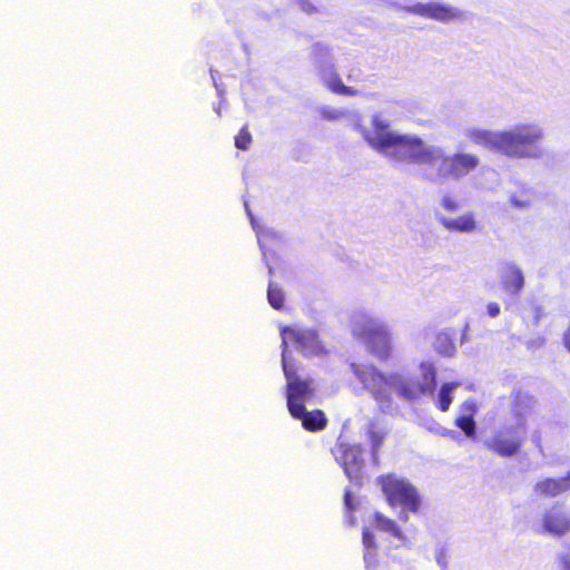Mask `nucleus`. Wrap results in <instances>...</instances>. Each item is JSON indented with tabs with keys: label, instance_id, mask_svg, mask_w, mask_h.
Segmentation results:
<instances>
[{
	"label": "nucleus",
	"instance_id": "7ed1b4c3",
	"mask_svg": "<svg viewBox=\"0 0 570 570\" xmlns=\"http://www.w3.org/2000/svg\"><path fill=\"white\" fill-rule=\"evenodd\" d=\"M284 375L286 377V400L287 407L293 417L299 419L304 429L308 431H318L325 428L326 417L320 410L307 412V403L315 391V382L311 379L302 377L295 373L293 365L284 355Z\"/></svg>",
	"mask_w": 570,
	"mask_h": 570
},
{
	"label": "nucleus",
	"instance_id": "dca6fc26",
	"mask_svg": "<svg viewBox=\"0 0 570 570\" xmlns=\"http://www.w3.org/2000/svg\"><path fill=\"white\" fill-rule=\"evenodd\" d=\"M544 532L553 535H563L570 531V518L560 508L553 507L542 517Z\"/></svg>",
	"mask_w": 570,
	"mask_h": 570
},
{
	"label": "nucleus",
	"instance_id": "c9c22d12",
	"mask_svg": "<svg viewBox=\"0 0 570 570\" xmlns=\"http://www.w3.org/2000/svg\"><path fill=\"white\" fill-rule=\"evenodd\" d=\"M466 331H468V326L464 327V333H463V336H462V341L465 338Z\"/></svg>",
	"mask_w": 570,
	"mask_h": 570
},
{
	"label": "nucleus",
	"instance_id": "b1692460",
	"mask_svg": "<svg viewBox=\"0 0 570 570\" xmlns=\"http://www.w3.org/2000/svg\"><path fill=\"white\" fill-rule=\"evenodd\" d=\"M267 298L272 307L281 309L284 302V292L277 284L269 282Z\"/></svg>",
	"mask_w": 570,
	"mask_h": 570
},
{
	"label": "nucleus",
	"instance_id": "a211bd4d",
	"mask_svg": "<svg viewBox=\"0 0 570 570\" xmlns=\"http://www.w3.org/2000/svg\"><path fill=\"white\" fill-rule=\"evenodd\" d=\"M570 490V472L564 478H548L535 483L534 492L540 497L552 498Z\"/></svg>",
	"mask_w": 570,
	"mask_h": 570
},
{
	"label": "nucleus",
	"instance_id": "412c9836",
	"mask_svg": "<svg viewBox=\"0 0 570 570\" xmlns=\"http://www.w3.org/2000/svg\"><path fill=\"white\" fill-rule=\"evenodd\" d=\"M364 562L367 568L374 567L376 563V543L374 535L368 528L363 530Z\"/></svg>",
	"mask_w": 570,
	"mask_h": 570
},
{
	"label": "nucleus",
	"instance_id": "ddd939ff",
	"mask_svg": "<svg viewBox=\"0 0 570 570\" xmlns=\"http://www.w3.org/2000/svg\"><path fill=\"white\" fill-rule=\"evenodd\" d=\"M333 453L336 461L343 466L350 481L361 484L364 468L361 446L357 444L340 443Z\"/></svg>",
	"mask_w": 570,
	"mask_h": 570
},
{
	"label": "nucleus",
	"instance_id": "39448f33",
	"mask_svg": "<svg viewBox=\"0 0 570 570\" xmlns=\"http://www.w3.org/2000/svg\"><path fill=\"white\" fill-rule=\"evenodd\" d=\"M351 332L362 341L379 360H386L392 351V333L386 322L367 311L351 316Z\"/></svg>",
	"mask_w": 570,
	"mask_h": 570
},
{
	"label": "nucleus",
	"instance_id": "5701e85b",
	"mask_svg": "<svg viewBox=\"0 0 570 570\" xmlns=\"http://www.w3.org/2000/svg\"><path fill=\"white\" fill-rule=\"evenodd\" d=\"M459 386L458 383L451 382L445 383L441 386L439 394H438V407L445 412L449 410L451 403H452V393L453 391Z\"/></svg>",
	"mask_w": 570,
	"mask_h": 570
},
{
	"label": "nucleus",
	"instance_id": "72a5a7b5",
	"mask_svg": "<svg viewBox=\"0 0 570 570\" xmlns=\"http://www.w3.org/2000/svg\"><path fill=\"white\" fill-rule=\"evenodd\" d=\"M442 434H444V435H448V434H449V435H454V434H455V432H454V431H448L446 429H443Z\"/></svg>",
	"mask_w": 570,
	"mask_h": 570
},
{
	"label": "nucleus",
	"instance_id": "c756f323",
	"mask_svg": "<svg viewBox=\"0 0 570 570\" xmlns=\"http://www.w3.org/2000/svg\"><path fill=\"white\" fill-rule=\"evenodd\" d=\"M558 559L561 566V570H570V544L567 546L562 552H560Z\"/></svg>",
	"mask_w": 570,
	"mask_h": 570
},
{
	"label": "nucleus",
	"instance_id": "6e6552de",
	"mask_svg": "<svg viewBox=\"0 0 570 570\" xmlns=\"http://www.w3.org/2000/svg\"><path fill=\"white\" fill-rule=\"evenodd\" d=\"M436 371L431 362L420 364V374L415 377H407L394 372L393 391L406 401L419 400L423 395H430L435 390Z\"/></svg>",
	"mask_w": 570,
	"mask_h": 570
},
{
	"label": "nucleus",
	"instance_id": "f257e3e1",
	"mask_svg": "<svg viewBox=\"0 0 570 570\" xmlns=\"http://www.w3.org/2000/svg\"><path fill=\"white\" fill-rule=\"evenodd\" d=\"M321 116L326 120L348 121L374 151L392 161L421 166L425 178L433 183L460 180L480 165L475 154L459 151L449 155L443 147L429 144L417 135L393 129L382 111L371 115L368 126L362 124V115L357 110L324 106Z\"/></svg>",
	"mask_w": 570,
	"mask_h": 570
},
{
	"label": "nucleus",
	"instance_id": "2eb2a0df",
	"mask_svg": "<svg viewBox=\"0 0 570 570\" xmlns=\"http://www.w3.org/2000/svg\"><path fill=\"white\" fill-rule=\"evenodd\" d=\"M436 218L442 227L452 233L473 234L479 230V223L472 212H465L456 217L439 215Z\"/></svg>",
	"mask_w": 570,
	"mask_h": 570
},
{
	"label": "nucleus",
	"instance_id": "4be33fe9",
	"mask_svg": "<svg viewBox=\"0 0 570 570\" xmlns=\"http://www.w3.org/2000/svg\"><path fill=\"white\" fill-rule=\"evenodd\" d=\"M510 204L515 209H527L533 200V191L527 186H520V188L510 194Z\"/></svg>",
	"mask_w": 570,
	"mask_h": 570
},
{
	"label": "nucleus",
	"instance_id": "393cba45",
	"mask_svg": "<svg viewBox=\"0 0 570 570\" xmlns=\"http://www.w3.org/2000/svg\"><path fill=\"white\" fill-rule=\"evenodd\" d=\"M455 425L460 428L468 438H473L475 434V422L472 416L461 414L455 419Z\"/></svg>",
	"mask_w": 570,
	"mask_h": 570
},
{
	"label": "nucleus",
	"instance_id": "9d476101",
	"mask_svg": "<svg viewBox=\"0 0 570 570\" xmlns=\"http://www.w3.org/2000/svg\"><path fill=\"white\" fill-rule=\"evenodd\" d=\"M283 353L282 364L284 365V354L287 361L296 370L295 364L288 358V346L293 344L296 348L301 350L305 355H318L323 351V346L313 330L307 328H284L282 331ZM297 374V371H295Z\"/></svg>",
	"mask_w": 570,
	"mask_h": 570
},
{
	"label": "nucleus",
	"instance_id": "9b49d317",
	"mask_svg": "<svg viewBox=\"0 0 570 570\" xmlns=\"http://www.w3.org/2000/svg\"><path fill=\"white\" fill-rule=\"evenodd\" d=\"M314 52L316 56V63L320 69V77L324 85L333 92L354 97L360 96L361 92L353 88L345 86L340 75L334 69L332 57L328 55L327 48L321 45L315 46Z\"/></svg>",
	"mask_w": 570,
	"mask_h": 570
},
{
	"label": "nucleus",
	"instance_id": "473e14b6",
	"mask_svg": "<svg viewBox=\"0 0 570 570\" xmlns=\"http://www.w3.org/2000/svg\"><path fill=\"white\" fill-rule=\"evenodd\" d=\"M564 344L568 347V350L570 351V327L564 333Z\"/></svg>",
	"mask_w": 570,
	"mask_h": 570
},
{
	"label": "nucleus",
	"instance_id": "aec40b11",
	"mask_svg": "<svg viewBox=\"0 0 570 570\" xmlns=\"http://www.w3.org/2000/svg\"><path fill=\"white\" fill-rule=\"evenodd\" d=\"M252 225L256 232L257 240H258V244L263 252V257L266 261V265L269 269V273H272V267L267 261V247H268L269 243H272L274 240H278L281 238V236L271 228H259L258 226H256L253 218H252Z\"/></svg>",
	"mask_w": 570,
	"mask_h": 570
},
{
	"label": "nucleus",
	"instance_id": "f03ea898",
	"mask_svg": "<svg viewBox=\"0 0 570 570\" xmlns=\"http://www.w3.org/2000/svg\"><path fill=\"white\" fill-rule=\"evenodd\" d=\"M462 136L473 145L510 159H540L543 156L539 142L544 138V130L537 122H521L503 130L470 125L462 129Z\"/></svg>",
	"mask_w": 570,
	"mask_h": 570
},
{
	"label": "nucleus",
	"instance_id": "f8f14e48",
	"mask_svg": "<svg viewBox=\"0 0 570 570\" xmlns=\"http://www.w3.org/2000/svg\"><path fill=\"white\" fill-rule=\"evenodd\" d=\"M407 13L432 19L442 23H449L463 18V12L441 1L417 2L401 8Z\"/></svg>",
	"mask_w": 570,
	"mask_h": 570
},
{
	"label": "nucleus",
	"instance_id": "bb28decb",
	"mask_svg": "<svg viewBox=\"0 0 570 570\" xmlns=\"http://www.w3.org/2000/svg\"><path fill=\"white\" fill-rule=\"evenodd\" d=\"M440 205L444 210L450 213H454L460 208L459 202L449 194H445L441 197Z\"/></svg>",
	"mask_w": 570,
	"mask_h": 570
},
{
	"label": "nucleus",
	"instance_id": "e433bc0d",
	"mask_svg": "<svg viewBox=\"0 0 570 570\" xmlns=\"http://www.w3.org/2000/svg\"><path fill=\"white\" fill-rule=\"evenodd\" d=\"M215 111L219 115L220 114V110L219 108H216Z\"/></svg>",
	"mask_w": 570,
	"mask_h": 570
},
{
	"label": "nucleus",
	"instance_id": "0eeeda50",
	"mask_svg": "<svg viewBox=\"0 0 570 570\" xmlns=\"http://www.w3.org/2000/svg\"><path fill=\"white\" fill-rule=\"evenodd\" d=\"M377 483L391 507H402L400 520H409L407 512H417L421 505V498L416 489L405 479L395 474L382 475Z\"/></svg>",
	"mask_w": 570,
	"mask_h": 570
},
{
	"label": "nucleus",
	"instance_id": "a878e982",
	"mask_svg": "<svg viewBox=\"0 0 570 570\" xmlns=\"http://www.w3.org/2000/svg\"><path fill=\"white\" fill-rule=\"evenodd\" d=\"M368 436H370L371 445H372L373 460H374V462H376L377 461V451L383 443L384 433L374 430V428L372 426L368 430Z\"/></svg>",
	"mask_w": 570,
	"mask_h": 570
},
{
	"label": "nucleus",
	"instance_id": "cd10ccee",
	"mask_svg": "<svg viewBox=\"0 0 570 570\" xmlns=\"http://www.w3.org/2000/svg\"><path fill=\"white\" fill-rule=\"evenodd\" d=\"M252 137L246 128H242L239 134L235 138V145L237 148L246 150L250 144Z\"/></svg>",
	"mask_w": 570,
	"mask_h": 570
},
{
	"label": "nucleus",
	"instance_id": "20e7f679",
	"mask_svg": "<svg viewBox=\"0 0 570 570\" xmlns=\"http://www.w3.org/2000/svg\"><path fill=\"white\" fill-rule=\"evenodd\" d=\"M351 332L362 341L379 360H386L392 351V333L386 322L367 311L351 316Z\"/></svg>",
	"mask_w": 570,
	"mask_h": 570
},
{
	"label": "nucleus",
	"instance_id": "4468645a",
	"mask_svg": "<svg viewBox=\"0 0 570 570\" xmlns=\"http://www.w3.org/2000/svg\"><path fill=\"white\" fill-rule=\"evenodd\" d=\"M371 525L384 533L387 539L392 538L396 540L395 548L406 547L410 548L413 543L412 541L403 533L396 522L380 512H375L373 514Z\"/></svg>",
	"mask_w": 570,
	"mask_h": 570
},
{
	"label": "nucleus",
	"instance_id": "f3484780",
	"mask_svg": "<svg viewBox=\"0 0 570 570\" xmlns=\"http://www.w3.org/2000/svg\"><path fill=\"white\" fill-rule=\"evenodd\" d=\"M500 278L504 291L509 294H519L524 286V276L521 268L512 263L505 262L500 267Z\"/></svg>",
	"mask_w": 570,
	"mask_h": 570
},
{
	"label": "nucleus",
	"instance_id": "6ab92c4d",
	"mask_svg": "<svg viewBox=\"0 0 570 570\" xmlns=\"http://www.w3.org/2000/svg\"><path fill=\"white\" fill-rule=\"evenodd\" d=\"M454 331L444 330L435 335L433 347L435 352L443 356H453L456 352V346L453 342Z\"/></svg>",
	"mask_w": 570,
	"mask_h": 570
},
{
	"label": "nucleus",
	"instance_id": "2f4dec72",
	"mask_svg": "<svg viewBox=\"0 0 570 570\" xmlns=\"http://www.w3.org/2000/svg\"><path fill=\"white\" fill-rule=\"evenodd\" d=\"M344 503H345V507L348 509V510H354V504H353V498L350 493V491H346L345 492V495H344Z\"/></svg>",
	"mask_w": 570,
	"mask_h": 570
},
{
	"label": "nucleus",
	"instance_id": "f704fd0d",
	"mask_svg": "<svg viewBox=\"0 0 570 570\" xmlns=\"http://www.w3.org/2000/svg\"><path fill=\"white\" fill-rule=\"evenodd\" d=\"M348 521L351 524H353L355 521H354V518L352 515H348Z\"/></svg>",
	"mask_w": 570,
	"mask_h": 570
},
{
	"label": "nucleus",
	"instance_id": "1a4fd4ad",
	"mask_svg": "<svg viewBox=\"0 0 570 570\" xmlns=\"http://www.w3.org/2000/svg\"><path fill=\"white\" fill-rule=\"evenodd\" d=\"M525 436V423L522 416L517 415L513 421L505 423L497 430L485 442L491 451L500 456H513L520 450Z\"/></svg>",
	"mask_w": 570,
	"mask_h": 570
},
{
	"label": "nucleus",
	"instance_id": "c85d7f7f",
	"mask_svg": "<svg viewBox=\"0 0 570 570\" xmlns=\"http://www.w3.org/2000/svg\"><path fill=\"white\" fill-rule=\"evenodd\" d=\"M478 410L476 403L473 400H466L463 402V404L460 406L461 414L470 415L473 417Z\"/></svg>",
	"mask_w": 570,
	"mask_h": 570
},
{
	"label": "nucleus",
	"instance_id": "7c9ffc66",
	"mask_svg": "<svg viewBox=\"0 0 570 570\" xmlns=\"http://www.w3.org/2000/svg\"><path fill=\"white\" fill-rule=\"evenodd\" d=\"M500 312H501V307L498 303L495 302H490L487 304V314L491 317V318H495L500 315Z\"/></svg>",
	"mask_w": 570,
	"mask_h": 570
},
{
	"label": "nucleus",
	"instance_id": "423d86ee",
	"mask_svg": "<svg viewBox=\"0 0 570 570\" xmlns=\"http://www.w3.org/2000/svg\"><path fill=\"white\" fill-rule=\"evenodd\" d=\"M350 370L383 413H392L395 410L392 397L394 372L385 374L367 363H351Z\"/></svg>",
	"mask_w": 570,
	"mask_h": 570
}]
</instances>
